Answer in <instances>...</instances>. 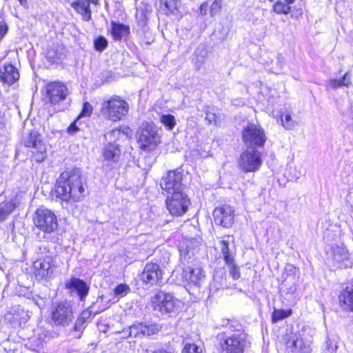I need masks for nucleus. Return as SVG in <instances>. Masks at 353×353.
I'll return each mask as SVG.
<instances>
[{
	"mask_svg": "<svg viewBox=\"0 0 353 353\" xmlns=\"http://www.w3.org/2000/svg\"><path fill=\"white\" fill-rule=\"evenodd\" d=\"M161 5L164 6L167 9L165 14H168L169 12L172 13L177 9L178 1L177 0H161Z\"/></svg>",
	"mask_w": 353,
	"mask_h": 353,
	"instance_id": "37",
	"label": "nucleus"
},
{
	"mask_svg": "<svg viewBox=\"0 0 353 353\" xmlns=\"http://www.w3.org/2000/svg\"><path fill=\"white\" fill-rule=\"evenodd\" d=\"M303 14L302 3L298 2L297 4L292 5L291 17L298 19Z\"/></svg>",
	"mask_w": 353,
	"mask_h": 353,
	"instance_id": "43",
	"label": "nucleus"
},
{
	"mask_svg": "<svg viewBox=\"0 0 353 353\" xmlns=\"http://www.w3.org/2000/svg\"><path fill=\"white\" fill-rule=\"evenodd\" d=\"M242 139L248 148H256L263 147L267 137L260 125L248 123L242 131Z\"/></svg>",
	"mask_w": 353,
	"mask_h": 353,
	"instance_id": "7",
	"label": "nucleus"
},
{
	"mask_svg": "<svg viewBox=\"0 0 353 353\" xmlns=\"http://www.w3.org/2000/svg\"><path fill=\"white\" fill-rule=\"evenodd\" d=\"M130 291V288L126 284H119L117 285L114 290V294L117 296H124Z\"/></svg>",
	"mask_w": 353,
	"mask_h": 353,
	"instance_id": "42",
	"label": "nucleus"
},
{
	"mask_svg": "<svg viewBox=\"0 0 353 353\" xmlns=\"http://www.w3.org/2000/svg\"><path fill=\"white\" fill-rule=\"evenodd\" d=\"M311 350L310 345L296 334L291 336L286 342L288 353H310Z\"/></svg>",
	"mask_w": 353,
	"mask_h": 353,
	"instance_id": "21",
	"label": "nucleus"
},
{
	"mask_svg": "<svg viewBox=\"0 0 353 353\" xmlns=\"http://www.w3.org/2000/svg\"><path fill=\"white\" fill-rule=\"evenodd\" d=\"M103 165L109 169L116 168L120 159L121 150L118 144H106L103 148Z\"/></svg>",
	"mask_w": 353,
	"mask_h": 353,
	"instance_id": "19",
	"label": "nucleus"
},
{
	"mask_svg": "<svg viewBox=\"0 0 353 353\" xmlns=\"http://www.w3.org/2000/svg\"><path fill=\"white\" fill-rule=\"evenodd\" d=\"M48 58L52 59V61H54V60L53 57H50V55H48Z\"/></svg>",
	"mask_w": 353,
	"mask_h": 353,
	"instance_id": "62",
	"label": "nucleus"
},
{
	"mask_svg": "<svg viewBox=\"0 0 353 353\" xmlns=\"http://www.w3.org/2000/svg\"><path fill=\"white\" fill-rule=\"evenodd\" d=\"M190 200L184 193L173 194L168 196L165 201L166 208L170 214L181 216L187 212Z\"/></svg>",
	"mask_w": 353,
	"mask_h": 353,
	"instance_id": "10",
	"label": "nucleus"
},
{
	"mask_svg": "<svg viewBox=\"0 0 353 353\" xmlns=\"http://www.w3.org/2000/svg\"><path fill=\"white\" fill-rule=\"evenodd\" d=\"M182 353H202V349L194 343L185 345Z\"/></svg>",
	"mask_w": 353,
	"mask_h": 353,
	"instance_id": "41",
	"label": "nucleus"
},
{
	"mask_svg": "<svg viewBox=\"0 0 353 353\" xmlns=\"http://www.w3.org/2000/svg\"><path fill=\"white\" fill-rule=\"evenodd\" d=\"M208 54V49L204 44L201 43L196 47L191 58V61L195 70H201L205 63Z\"/></svg>",
	"mask_w": 353,
	"mask_h": 353,
	"instance_id": "25",
	"label": "nucleus"
},
{
	"mask_svg": "<svg viewBox=\"0 0 353 353\" xmlns=\"http://www.w3.org/2000/svg\"><path fill=\"white\" fill-rule=\"evenodd\" d=\"M31 313L24 305L14 303L7 307L4 313L5 321L12 327L25 325L30 319Z\"/></svg>",
	"mask_w": 353,
	"mask_h": 353,
	"instance_id": "8",
	"label": "nucleus"
},
{
	"mask_svg": "<svg viewBox=\"0 0 353 353\" xmlns=\"http://www.w3.org/2000/svg\"><path fill=\"white\" fill-rule=\"evenodd\" d=\"M35 227L43 233L42 238L52 241V234L58 228L57 217L53 212L46 208H38L33 216Z\"/></svg>",
	"mask_w": 353,
	"mask_h": 353,
	"instance_id": "2",
	"label": "nucleus"
},
{
	"mask_svg": "<svg viewBox=\"0 0 353 353\" xmlns=\"http://www.w3.org/2000/svg\"><path fill=\"white\" fill-rule=\"evenodd\" d=\"M234 210L227 205L216 208L213 211L214 221L216 225L230 228L234 222Z\"/></svg>",
	"mask_w": 353,
	"mask_h": 353,
	"instance_id": "16",
	"label": "nucleus"
},
{
	"mask_svg": "<svg viewBox=\"0 0 353 353\" xmlns=\"http://www.w3.org/2000/svg\"><path fill=\"white\" fill-rule=\"evenodd\" d=\"M207 11H208V3H204L201 4L200 6V14L203 16L206 15Z\"/></svg>",
	"mask_w": 353,
	"mask_h": 353,
	"instance_id": "54",
	"label": "nucleus"
},
{
	"mask_svg": "<svg viewBox=\"0 0 353 353\" xmlns=\"http://www.w3.org/2000/svg\"><path fill=\"white\" fill-rule=\"evenodd\" d=\"M295 177H296V179H299V178L300 177V175H296V176H295Z\"/></svg>",
	"mask_w": 353,
	"mask_h": 353,
	"instance_id": "63",
	"label": "nucleus"
},
{
	"mask_svg": "<svg viewBox=\"0 0 353 353\" xmlns=\"http://www.w3.org/2000/svg\"><path fill=\"white\" fill-rule=\"evenodd\" d=\"M160 121L168 130H172L176 125L175 118L170 114L161 115Z\"/></svg>",
	"mask_w": 353,
	"mask_h": 353,
	"instance_id": "36",
	"label": "nucleus"
},
{
	"mask_svg": "<svg viewBox=\"0 0 353 353\" xmlns=\"http://www.w3.org/2000/svg\"><path fill=\"white\" fill-rule=\"evenodd\" d=\"M229 269L230 275L233 279L236 280L240 278V268L235 263L234 259L230 262H225Z\"/></svg>",
	"mask_w": 353,
	"mask_h": 353,
	"instance_id": "35",
	"label": "nucleus"
},
{
	"mask_svg": "<svg viewBox=\"0 0 353 353\" xmlns=\"http://www.w3.org/2000/svg\"><path fill=\"white\" fill-rule=\"evenodd\" d=\"M46 97L52 104L65 100L69 94L67 86L61 82H52L46 85Z\"/></svg>",
	"mask_w": 353,
	"mask_h": 353,
	"instance_id": "15",
	"label": "nucleus"
},
{
	"mask_svg": "<svg viewBox=\"0 0 353 353\" xmlns=\"http://www.w3.org/2000/svg\"><path fill=\"white\" fill-rule=\"evenodd\" d=\"M199 242L196 239H185L179 245V252L185 260H189L199 250Z\"/></svg>",
	"mask_w": 353,
	"mask_h": 353,
	"instance_id": "24",
	"label": "nucleus"
},
{
	"mask_svg": "<svg viewBox=\"0 0 353 353\" xmlns=\"http://www.w3.org/2000/svg\"><path fill=\"white\" fill-rule=\"evenodd\" d=\"M19 3H20V5L25 7V8H27L28 6V1L27 0H19Z\"/></svg>",
	"mask_w": 353,
	"mask_h": 353,
	"instance_id": "59",
	"label": "nucleus"
},
{
	"mask_svg": "<svg viewBox=\"0 0 353 353\" xmlns=\"http://www.w3.org/2000/svg\"><path fill=\"white\" fill-rule=\"evenodd\" d=\"M141 323L134 324L129 327L128 336L143 337L141 332Z\"/></svg>",
	"mask_w": 353,
	"mask_h": 353,
	"instance_id": "44",
	"label": "nucleus"
},
{
	"mask_svg": "<svg viewBox=\"0 0 353 353\" xmlns=\"http://www.w3.org/2000/svg\"><path fill=\"white\" fill-rule=\"evenodd\" d=\"M24 145L30 148L31 158L37 163L43 162L47 157L46 145L42 136L35 130H31L24 138Z\"/></svg>",
	"mask_w": 353,
	"mask_h": 353,
	"instance_id": "6",
	"label": "nucleus"
},
{
	"mask_svg": "<svg viewBox=\"0 0 353 353\" xmlns=\"http://www.w3.org/2000/svg\"><path fill=\"white\" fill-rule=\"evenodd\" d=\"M19 79L18 70L12 64H5L0 67V81L8 85H12Z\"/></svg>",
	"mask_w": 353,
	"mask_h": 353,
	"instance_id": "22",
	"label": "nucleus"
},
{
	"mask_svg": "<svg viewBox=\"0 0 353 353\" xmlns=\"http://www.w3.org/2000/svg\"><path fill=\"white\" fill-rule=\"evenodd\" d=\"M182 173L176 170H170L167 173V176L163 177L161 180L160 185L161 188L168 194L183 193L182 192Z\"/></svg>",
	"mask_w": 353,
	"mask_h": 353,
	"instance_id": "12",
	"label": "nucleus"
},
{
	"mask_svg": "<svg viewBox=\"0 0 353 353\" xmlns=\"http://www.w3.org/2000/svg\"><path fill=\"white\" fill-rule=\"evenodd\" d=\"M228 323L229 324L230 327H234V325L232 324V323H229V321H228Z\"/></svg>",
	"mask_w": 353,
	"mask_h": 353,
	"instance_id": "61",
	"label": "nucleus"
},
{
	"mask_svg": "<svg viewBox=\"0 0 353 353\" xmlns=\"http://www.w3.org/2000/svg\"><path fill=\"white\" fill-rule=\"evenodd\" d=\"M238 163L244 172H254L262 165V154L255 148L247 149L241 154Z\"/></svg>",
	"mask_w": 353,
	"mask_h": 353,
	"instance_id": "9",
	"label": "nucleus"
},
{
	"mask_svg": "<svg viewBox=\"0 0 353 353\" xmlns=\"http://www.w3.org/2000/svg\"><path fill=\"white\" fill-rule=\"evenodd\" d=\"M327 255L328 259L333 261L334 265L340 268H347L352 266L348 250L343 245L332 246Z\"/></svg>",
	"mask_w": 353,
	"mask_h": 353,
	"instance_id": "14",
	"label": "nucleus"
},
{
	"mask_svg": "<svg viewBox=\"0 0 353 353\" xmlns=\"http://www.w3.org/2000/svg\"><path fill=\"white\" fill-rule=\"evenodd\" d=\"M15 207V203L12 201L1 203L0 204V222L7 219L8 216L14 210Z\"/></svg>",
	"mask_w": 353,
	"mask_h": 353,
	"instance_id": "33",
	"label": "nucleus"
},
{
	"mask_svg": "<svg viewBox=\"0 0 353 353\" xmlns=\"http://www.w3.org/2000/svg\"><path fill=\"white\" fill-rule=\"evenodd\" d=\"M287 316L285 312L283 310H275L272 314V321L276 322L281 319H285Z\"/></svg>",
	"mask_w": 353,
	"mask_h": 353,
	"instance_id": "50",
	"label": "nucleus"
},
{
	"mask_svg": "<svg viewBox=\"0 0 353 353\" xmlns=\"http://www.w3.org/2000/svg\"><path fill=\"white\" fill-rule=\"evenodd\" d=\"M301 0H299V2H301Z\"/></svg>",
	"mask_w": 353,
	"mask_h": 353,
	"instance_id": "64",
	"label": "nucleus"
},
{
	"mask_svg": "<svg viewBox=\"0 0 353 353\" xmlns=\"http://www.w3.org/2000/svg\"><path fill=\"white\" fill-rule=\"evenodd\" d=\"M136 19L139 26H145L147 23V17L145 13L143 10H137Z\"/></svg>",
	"mask_w": 353,
	"mask_h": 353,
	"instance_id": "47",
	"label": "nucleus"
},
{
	"mask_svg": "<svg viewBox=\"0 0 353 353\" xmlns=\"http://www.w3.org/2000/svg\"><path fill=\"white\" fill-rule=\"evenodd\" d=\"M291 12H292V5L285 3V8H284V12H283V14H288L291 13Z\"/></svg>",
	"mask_w": 353,
	"mask_h": 353,
	"instance_id": "57",
	"label": "nucleus"
},
{
	"mask_svg": "<svg viewBox=\"0 0 353 353\" xmlns=\"http://www.w3.org/2000/svg\"><path fill=\"white\" fill-rule=\"evenodd\" d=\"M281 121L282 125L286 130H291L295 125V122L292 119V117L290 114H281Z\"/></svg>",
	"mask_w": 353,
	"mask_h": 353,
	"instance_id": "38",
	"label": "nucleus"
},
{
	"mask_svg": "<svg viewBox=\"0 0 353 353\" xmlns=\"http://www.w3.org/2000/svg\"><path fill=\"white\" fill-rule=\"evenodd\" d=\"M205 120L208 121V124H214L215 125L219 122V118L216 114L208 110L205 113Z\"/></svg>",
	"mask_w": 353,
	"mask_h": 353,
	"instance_id": "46",
	"label": "nucleus"
},
{
	"mask_svg": "<svg viewBox=\"0 0 353 353\" xmlns=\"http://www.w3.org/2000/svg\"><path fill=\"white\" fill-rule=\"evenodd\" d=\"M57 197L67 202H77L84 196L85 189L79 171L63 172L57 180Z\"/></svg>",
	"mask_w": 353,
	"mask_h": 353,
	"instance_id": "1",
	"label": "nucleus"
},
{
	"mask_svg": "<svg viewBox=\"0 0 353 353\" xmlns=\"http://www.w3.org/2000/svg\"><path fill=\"white\" fill-rule=\"evenodd\" d=\"M220 250L225 262H230L234 259V253L229 248V241L223 239L220 241Z\"/></svg>",
	"mask_w": 353,
	"mask_h": 353,
	"instance_id": "32",
	"label": "nucleus"
},
{
	"mask_svg": "<svg viewBox=\"0 0 353 353\" xmlns=\"http://www.w3.org/2000/svg\"><path fill=\"white\" fill-rule=\"evenodd\" d=\"M111 34L115 41L126 39L130 34V27L123 23L112 21Z\"/></svg>",
	"mask_w": 353,
	"mask_h": 353,
	"instance_id": "26",
	"label": "nucleus"
},
{
	"mask_svg": "<svg viewBox=\"0 0 353 353\" xmlns=\"http://www.w3.org/2000/svg\"><path fill=\"white\" fill-rule=\"evenodd\" d=\"M347 199L353 204V188L350 189Z\"/></svg>",
	"mask_w": 353,
	"mask_h": 353,
	"instance_id": "58",
	"label": "nucleus"
},
{
	"mask_svg": "<svg viewBox=\"0 0 353 353\" xmlns=\"http://www.w3.org/2000/svg\"><path fill=\"white\" fill-rule=\"evenodd\" d=\"M79 128L77 127V121L72 122L70 125L69 127L68 128V132L70 133V134H74L75 132H77V131H79Z\"/></svg>",
	"mask_w": 353,
	"mask_h": 353,
	"instance_id": "53",
	"label": "nucleus"
},
{
	"mask_svg": "<svg viewBox=\"0 0 353 353\" xmlns=\"http://www.w3.org/2000/svg\"><path fill=\"white\" fill-rule=\"evenodd\" d=\"M296 290V286L294 283H292L288 288L286 289V293L293 294Z\"/></svg>",
	"mask_w": 353,
	"mask_h": 353,
	"instance_id": "55",
	"label": "nucleus"
},
{
	"mask_svg": "<svg viewBox=\"0 0 353 353\" xmlns=\"http://www.w3.org/2000/svg\"><path fill=\"white\" fill-rule=\"evenodd\" d=\"M285 64V59L284 57L279 54L276 55V67L273 68L274 70H273V72H278L279 71H280L283 65Z\"/></svg>",
	"mask_w": 353,
	"mask_h": 353,
	"instance_id": "48",
	"label": "nucleus"
},
{
	"mask_svg": "<svg viewBox=\"0 0 353 353\" xmlns=\"http://www.w3.org/2000/svg\"><path fill=\"white\" fill-rule=\"evenodd\" d=\"M340 305L344 310L353 312V288L346 287L339 295Z\"/></svg>",
	"mask_w": 353,
	"mask_h": 353,
	"instance_id": "27",
	"label": "nucleus"
},
{
	"mask_svg": "<svg viewBox=\"0 0 353 353\" xmlns=\"http://www.w3.org/2000/svg\"><path fill=\"white\" fill-rule=\"evenodd\" d=\"M351 75L350 72H346L343 76L340 79H332L327 82V86L329 88L337 89L339 88L345 86L348 87L351 85Z\"/></svg>",
	"mask_w": 353,
	"mask_h": 353,
	"instance_id": "30",
	"label": "nucleus"
},
{
	"mask_svg": "<svg viewBox=\"0 0 353 353\" xmlns=\"http://www.w3.org/2000/svg\"><path fill=\"white\" fill-rule=\"evenodd\" d=\"M125 137V133L120 128H114L108 130L104 134L107 144H117L116 141Z\"/></svg>",
	"mask_w": 353,
	"mask_h": 353,
	"instance_id": "31",
	"label": "nucleus"
},
{
	"mask_svg": "<svg viewBox=\"0 0 353 353\" xmlns=\"http://www.w3.org/2000/svg\"><path fill=\"white\" fill-rule=\"evenodd\" d=\"M183 278L190 286L199 287L204 279L205 274L199 267H188L183 272Z\"/></svg>",
	"mask_w": 353,
	"mask_h": 353,
	"instance_id": "20",
	"label": "nucleus"
},
{
	"mask_svg": "<svg viewBox=\"0 0 353 353\" xmlns=\"http://www.w3.org/2000/svg\"><path fill=\"white\" fill-rule=\"evenodd\" d=\"M8 30V27L3 21H0V40L3 37Z\"/></svg>",
	"mask_w": 353,
	"mask_h": 353,
	"instance_id": "52",
	"label": "nucleus"
},
{
	"mask_svg": "<svg viewBox=\"0 0 353 353\" xmlns=\"http://www.w3.org/2000/svg\"><path fill=\"white\" fill-rule=\"evenodd\" d=\"M33 266L35 276L39 279L50 277L54 270L53 259L50 256L37 260L34 262Z\"/></svg>",
	"mask_w": 353,
	"mask_h": 353,
	"instance_id": "17",
	"label": "nucleus"
},
{
	"mask_svg": "<svg viewBox=\"0 0 353 353\" xmlns=\"http://www.w3.org/2000/svg\"><path fill=\"white\" fill-rule=\"evenodd\" d=\"M143 283L149 286L160 285L163 282V272L159 265L154 263H147L141 274Z\"/></svg>",
	"mask_w": 353,
	"mask_h": 353,
	"instance_id": "13",
	"label": "nucleus"
},
{
	"mask_svg": "<svg viewBox=\"0 0 353 353\" xmlns=\"http://www.w3.org/2000/svg\"><path fill=\"white\" fill-rule=\"evenodd\" d=\"M326 344H327V351L329 352V353H333L335 351L336 346H335V347L333 348L332 347L331 342L329 339H327L326 341Z\"/></svg>",
	"mask_w": 353,
	"mask_h": 353,
	"instance_id": "56",
	"label": "nucleus"
},
{
	"mask_svg": "<svg viewBox=\"0 0 353 353\" xmlns=\"http://www.w3.org/2000/svg\"><path fill=\"white\" fill-rule=\"evenodd\" d=\"M285 8V3L278 1L273 6L274 11L277 14H283Z\"/></svg>",
	"mask_w": 353,
	"mask_h": 353,
	"instance_id": "51",
	"label": "nucleus"
},
{
	"mask_svg": "<svg viewBox=\"0 0 353 353\" xmlns=\"http://www.w3.org/2000/svg\"><path fill=\"white\" fill-rule=\"evenodd\" d=\"M65 287L72 291H75L79 296L81 301H84L85 299L90 288L83 280L73 277L66 284Z\"/></svg>",
	"mask_w": 353,
	"mask_h": 353,
	"instance_id": "23",
	"label": "nucleus"
},
{
	"mask_svg": "<svg viewBox=\"0 0 353 353\" xmlns=\"http://www.w3.org/2000/svg\"><path fill=\"white\" fill-rule=\"evenodd\" d=\"M92 112V106L88 102H84L81 113L77 119L83 117H89Z\"/></svg>",
	"mask_w": 353,
	"mask_h": 353,
	"instance_id": "45",
	"label": "nucleus"
},
{
	"mask_svg": "<svg viewBox=\"0 0 353 353\" xmlns=\"http://www.w3.org/2000/svg\"><path fill=\"white\" fill-rule=\"evenodd\" d=\"M219 353H244L246 347L245 334L242 332L232 334L225 332L218 334Z\"/></svg>",
	"mask_w": 353,
	"mask_h": 353,
	"instance_id": "4",
	"label": "nucleus"
},
{
	"mask_svg": "<svg viewBox=\"0 0 353 353\" xmlns=\"http://www.w3.org/2000/svg\"><path fill=\"white\" fill-rule=\"evenodd\" d=\"M51 318L56 325H68L74 318L71 305L66 301L53 304Z\"/></svg>",
	"mask_w": 353,
	"mask_h": 353,
	"instance_id": "11",
	"label": "nucleus"
},
{
	"mask_svg": "<svg viewBox=\"0 0 353 353\" xmlns=\"http://www.w3.org/2000/svg\"><path fill=\"white\" fill-rule=\"evenodd\" d=\"M287 4L292 5L295 3V0H285Z\"/></svg>",
	"mask_w": 353,
	"mask_h": 353,
	"instance_id": "60",
	"label": "nucleus"
},
{
	"mask_svg": "<svg viewBox=\"0 0 353 353\" xmlns=\"http://www.w3.org/2000/svg\"><path fill=\"white\" fill-rule=\"evenodd\" d=\"M135 138L141 150L150 152L157 148L161 137L154 123H143L138 128Z\"/></svg>",
	"mask_w": 353,
	"mask_h": 353,
	"instance_id": "3",
	"label": "nucleus"
},
{
	"mask_svg": "<svg viewBox=\"0 0 353 353\" xmlns=\"http://www.w3.org/2000/svg\"><path fill=\"white\" fill-rule=\"evenodd\" d=\"M152 303L155 310L162 313H170L175 307L174 297L170 294L159 292L152 299Z\"/></svg>",
	"mask_w": 353,
	"mask_h": 353,
	"instance_id": "18",
	"label": "nucleus"
},
{
	"mask_svg": "<svg viewBox=\"0 0 353 353\" xmlns=\"http://www.w3.org/2000/svg\"><path fill=\"white\" fill-rule=\"evenodd\" d=\"M107 46L108 41L104 37L99 36L94 41V49L97 51L102 52L106 48Z\"/></svg>",
	"mask_w": 353,
	"mask_h": 353,
	"instance_id": "39",
	"label": "nucleus"
},
{
	"mask_svg": "<svg viewBox=\"0 0 353 353\" xmlns=\"http://www.w3.org/2000/svg\"><path fill=\"white\" fill-rule=\"evenodd\" d=\"M87 321L85 319H81V316H79L75 321L74 330L77 332H81L85 328L84 324Z\"/></svg>",
	"mask_w": 353,
	"mask_h": 353,
	"instance_id": "49",
	"label": "nucleus"
},
{
	"mask_svg": "<svg viewBox=\"0 0 353 353\" xmlns=\"http://www.w3.org/2000/svg\"><path fill=\"white\" fill-rule=\"evenodd\" d=\"M129 104L119 96H114L103 104L102 112L109 120L116 122L122 120L128 113Z\"/></svg>",
	"mask_w": 353,
	"mask_h": 353,
	"instance_id": "5",
	"label": "nucleus"
},
{
	"mask_svg": "<svg viewBox=\"0 0 353 353\" xmlns=\"http://www.w3.org/2000/svg\"><path fill=\"white\" fill-rule=\"evenodd\" d=\"M90 1L94 2L93 0L77 1L72 4V7L81 14L83 16V19L86 21L91 19Z\"/></svg>",
	"mask_w": 353,
	"mask_h": 353,
	"instance_id": "28",
	"label": "nucleus"
},
{
	"mask_svg": "<svg viewBox=\"0 0 353 353\" xmlns=\"http://www.w3.org/2000/svg\"><path fill=\"white\" fill-rule=\"evenodd\" d=\"M141 332L143 336L154 335L159 330V326L155 324L145 325L141 323Z\"/></svg>",
	"mask_w": 353,
	"mask_h": 353,
	"instance_id": "34",
	"label": "nucleus"
},
{
	"mask_svg": "<svg viewBox=\"0 0 353 353\" xmlns=\"http://www.w3.org/2000/svg\"><path fill=\"white\" fill-rule=\"evenodd\" d=\"M103 301V296L99 297L97 302L95 303H93L91 306L88 307L87 309L84 310L80 314L79 316L81 317V319H85L86 321H90L92 318V316H96L97 314H99L100 312L104 311L108 308V306H99L97 309H95L96 304H97L99 302Z\"/></svg>",
	"mask_w": 353,
	"mask_h": 353,
	"instance_id": "29",
	"label": "nucleus"
},
{
	"mask_svg": "<svg viewBox=\"0 0 353 353\" xmlns=\"http://www.w3.org/2000/svg\"><path fill=\"white\" fill-rule=\"evenodd\" d=\"M223 0H214L210 6V13L211 17L220 13L222 9V3Z\"/></svg>",
	"mask_w": 353,
	"mask_h": 353,
	"instance_id": "40",
	"label": "nucleus"
}]
</instances>
